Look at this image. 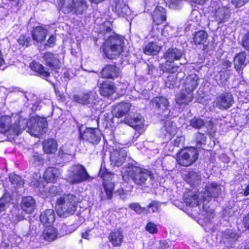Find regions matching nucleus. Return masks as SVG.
Returning a JSON list of instances; mask_svg holds the SVG:
<instances>
[{
    "instance_id": "6e6552de",
    "label": "nucleus",
    "mask_w": 249,
    "mask_h": 249,
    "mask_svg": "<svg viewBox=\"0 0 249 249\" xmlns=\"http://www.w3.org/2000/svg\"><path fill=\"white\" fill-rule=\"evenodd\" d=\"M99 176L103 178V184L107 199H110L112 197L114 184L109 180L112 179L113 175L108 172L105 168L102 167L99 171Z\"/></svg>"
},
{
    "instance_id": "ddd939ff",
    "label": "nucleus",
    "mask_w": 249,
    "mask_h": 249,
    "mask_svg": "<svg viewBox=\"0 0 249 249\" xmlns=\"http://www.w3.org/2000/svg\"><path fill=\"white\" fill-rule=\"evenodd\" d=\"M42 58L45 64L51 69L56 70L60 68L61 63L58 54L47 52L42 54Z\"/></svg>"
},
{
    "instance_id": "cd10ccee",
    "label": "nucleus",
    "mask_w": 249,
    "mask_h": 249,
    "mask_svg": "<svg viewBox=\"0 0 249 249\" xmlns=\"http://www.w3.org/2000/svg\"><path fill=\"white\" fill-rule=\"evenodd\" d=\"M114 10L118 16L123 17H126L131 14V11L128 6L123 1L117 2L115 5Z\"/></svg>"
},
{
    "instance_id": "a878e982",
    "label": "nucleus",
    "mask_w": 249,
    "mask_h": 249,
    "mask_svg": "<svg viewBox=\"0 0 249 249\" xmlns=\"http://www.w3.org/2000/svg\"><path fill=\"white\" fill-rule=\"evenodd\" d=\"M99 91L102 96H109L115 92V88L112 83L108 81H105L100 84Z\"/></svg>"
},
{
    "instance_id": "0e129e2a",
    "label": "nucleus",
    "mask_w": 249,
    "mask_h": 249,
    "mask_svg": "<svg viewBox=\"0 0 249 249\" xmlns=\"http://www.w3.org/2000/svg\"><path fill=\"white\" fill-rule=\"evenodd\" d=\"M199 15V13L197 10H193L191 15V19L197 21V17Z\"/></svg>"
},
{
    "instance_id": "de8ad7c7",
    "label": "nucleus",
    "mask_w": 249,
    "mask_h": 249,
    "mask_svg": "<svg viewBox=\"0 0 249 249\" xmlns=\"http://www.w3.org/2000/svg\"><path fill=\"white\" fill-rule=\"evenodd\" d=\"M177 81V78L174 75H171L168 76L167 80L165 81L166 87L169 88H172L175 85Z\"/></svg>"
},
{
    "instance_id": "2eb2a0df",
    "label": "nucleus",
    "mask_w": 249,
    "mask_h": 249,
    "mask_svg": "<svg viewBox=\"0 0 249 249\" xmlns=\"http://www.w3.org/2000/svg\"><path fill=\"white\" fill-rule=\"evenodd\" d=\"M131 105L128 103L121 102L114 106L112 114L114 117L121 118L125 117L130 111Z\"/></svg>"
},
{
    "instance_id": "4d7b16f0",
    "label": "nucleus",
    "mask_w": 249,
    "mask_h": 249,
    "mask_svg": "<svg viewBox=\"0 0 249 249\" xmlns=\"http://www.w3.org/2000/svg\"><path fill=\"white\" fill-rule=\"evenodd\" d=\"M12 196L9 193H5L0 198V202H10L13 200Z\"/></svg>"
},
{
    "instance_id": "3c124183",
    "label": "nucleus",
    "mask_w": 249,
    "mask_h": 249,
    "mask_svg": "<svg viewBox=\"0 0 249 249\" xmlns=\"http://www.w3.org/2000/svg\"><path fill=\"white\" fill-rule=\"evenodd\" d=\"M140 119L138 117L133 118L130 119V120L128 122V124L130 126L134 128L135 129L139 130L140 128L139 125Z\"/></svg>"
},
{
    "instance_id": "a19ab883",
    "label": "nucleus",
    "mask_w": 249,
    "mask_h": 249,
    "mask_svg": "<svg viewBox=\"0 0 249 249\" xmlns=\"http://www.w3.org/2000/svg\"><path fill=\"white\" fill-rule=\"evenodd\" d=\"M79 202L76 197L71 194H65L57 199L56 202Z\"/></svg>"
},
{
    "instance_id": "9b49d317",
    "label": "nucleus",
    "mask_w": 249,
    "mask_h": 249,
    "mask_svg": "<svg viewBox=\"0 0 249 249\" xmlns=\"http://www.w3.org/2000/svg\"><path fill=\"white\" fill-rule=\"evenodd\" d=\"M101 135L102 134L99 129L88 128L81 134V138L93 145H96L100 142Z\"/></svg>"
},
{
    "instance_id": "f704fd0d",
    "label": "nucleus",
    "mask_w": 249,
    "mask_h": 249,
    "mask_svg": "<svg viewBox=\"0 0 249 249\" xmlns=\"http://www.w3.org/2000/svg\"><path fill=\"white\" fill-rule=\"evenodd\" d=\"M161 50V47L156 44L151 42L146 45L143 50V52L146 54H157Z\"/></svg>"
},
{
    "instance_id": "338daca9",
    "label": "nucleus",
    "mask_w": 249,
    "mask_h": 249,
    "mask_svg": "<svg viewBox=\"0 0 249 249\" xmlns=\"http://www.w3.org/2000/svg\"><path fill=\"white\" fill-rule=\"evenodd\" d=\"M91 231V229H88L87 231H85L81 233V236L83 238L89 240V232Z\"/></svg>"
},
{
    "instance_id": "473e14b6",
    "label": "nucleus",
    "mask_w": 249,
    "mask_h": 249,
    "mask_svg": "<svg viewBox=\"0 0 249 249\" xmlns=\"http://www.w3.org/2000/svg\"><path fill=\"white\" fill-rule=\"evenodd\" d=\"M88 8L87 2L85 0H81L80 1H77L76 3L74 2L73 6V10L72 14H82Z\"/></svg>"
},
{
    "instance_id": "a18cd8bd",
    "label": "nucleus",
    "mask_w": 249,
    "mask_h": 249,
    "mask_svg": "<svg viewBox=\"0 0 249 249\" xmlns=\"http://www.w3.org/2000/svg\"><path fill=\"white\" fill-rule=\"evenodd\" d=\"M190 125L194 128L199 129L204 125V122L201 119L194 118L190 121Z\"/></svg>"
},
{
    "instance_id": "5fc2aeb1",
    "label": "nucleus",
    "mask_w": 249,
    "mask_h": 249,
    "mask_svg": "<svg viewBox=\"0 0 249 249\" xmlns=\"http://www.w3.org/2000/svg\"><path fill=\"white\" fill-rule=\"evenodd\" d=\"M181 2V0H167V3L171 8H176Z\"/></svg>"
},
{
    "instance_id": "58836bf2",
    "label": "nucleus",
    "mask_w": 249,
    "mask_h": 249,
    "mask_svg": "<svg viewBox=\"0 0 249 249\" xmlns=\"http://www.w3.org/2000/svg\"><path fill=\"white\" fill-rule=\"evenodd\" d=\"M36 203H21L20 207L26 214H32L36 209Z\"/></svg>"
},
{
    "instance_id": "c9c22d12",
    "label": "nucleus",
    "mask_w": 249,
    "mask_h": 249,
    "mask_svg": "<svg viewBox=\"0 0 249 249\" xmlns=\"http://www.w3.org/2000/svg\"><path fill=\"white\" fill-rule=\"evenodd\" d=\"M207 34L204 31H199L194 35L193 40L196 44H204L207 38Z\"/></svg>"
},
{
    "instance_id": "393cba45",
    "label": "nucleus",
    "mask_w": 249,
    "mask_h": 249,
    "mask_svg": "<svg viewBox=\"0 0 249 249\" xmlns=\"http://www.w3.org/2000/svg\"><path fill=\"white\" fill-rule=\"evenodd\" d=\"M174 29L170 26H165L163 29L160 31L158 29V27L153 28V30L152 31V35L153 37H156L157 39L159 38L160 34L161 33V36L165 37L172 36L175 35L174 33Z\"/></svg>"
},
{
    "instance_id": "f8f14e48",
    "label": "nucleus",
    "mask_w": 249,
    "mask_h": 249,
    "mask_svg": "<svg viewBox=\"0 0 249 249\" xmlns=\"http://www.w3.org/2000/svg\"><path fill=\"white\" fill-rule=\"evenodd\" d=\"M72 99L76 103L83 105H92L96 102V94L92 91L83 92L74 95Z\"/></svg>"
},
{
    "instance_id": "8fccbe9b",
    "label": "nucleus",
    "mask_w": 249,
    "mask_h": 249,
    "mask_svg": "<svg viewBox=\"0 0 249 249\" xmlns=\"http://www.w3.org/2000/svg\"><path fill=\"white\" fill-rule=\"evenodd\" d=\"M141 184L144 182L148 177L150 178H153V176L150 171H148L146 169L142 170L141 169Z\"/></svg>"
},
{
    "instance_id": "423d86ee",
    "label": "nucleus",
    "mask_w": 249,
    "mask_h": 249,
    "mask_svg": "<svg viewBox=\"0 0 249 249\" xmlns=\"http://www.w3.org/2000/svg\"><path fill=\"white\" fill-rule=\"evenodd\" d=\"M209 11L219 22H223L230 13L229 7L224 6L221 0H213L209 7Z\"/></svg>"
},
{
    "instance_id": "c85d7f7f",
    "label": "nucleus",
    "mask_w": 249,
    "mask_h": 249,
    "mask_svg": "<svg viewBox=\"0 0 249 249\" xmlns=\"http://www.w3.org/2000/svg\"><path fill=\"white\" fill-rule=\"evenodd\" d=\"M59 171L54 167H48L44 174V179L47 181L54 183L58 178Z\"/></svg>"
},
{
    "instance_id": "a211bd4d",
    "label": "nucleus",
    "mask_w": 249,
    "mask_h": 249,
    "mask_svg": "<svg viewBox=\"0 0 249 249\" xmlns=\"http://www.w3.org/2000/svg\"><path fill=\"white\" fill-rule=\"evenodd\" d=\"M39 218L44 226H52L55 220L54 211L51 209H47L40 214Z\"/></svg>"
},
{
    "instance_id": "e433bc0d",
    "label": "nucleus",
    "mask_w": 249,
    "mask_h": 249,
    "mask_svg": "<svg viewBox=\"0 0 249 249\" xmlns=\"http://www.w3.org/2000/svg\"><path fill=\"white\" fill-rule=\"evenodd\" d=\"M31 68L33 70L37 72L42 77H47L50 75L49 72L45 70L41 64L37 63H33Z\"/></svg>"
},
{
    "instance_id": "7c9ffc66",
    "label": "nucleus",
    "mask_w": 249,
    "mask_h": 249,
    "mask_svg": "<svg viewBox=\"0 0 249 249\" xmlns=\"http://www.w3.org/2000/svg\"><path fill=\"white\" fill-rule=\"evenodd\" d=\"M58 7L64 13H70L73 10L74 0H58Z\"/></svg>"
},
{
    "instance_id": "49530a36",
    "label": "nucleus",
    "mask_w": 249,
    "mask_h": 249,
    "mask_svg": "<svg viewBox=\"0 0 249 249\" xmlns=\"http://www.w3.org/2000/svg\"><path fill=\"white\" fill-rule=\"evenodd\" d=\"M30 41L31 39L29 36L23 35H21L18 40V42L20 45L26 47L29 45Z\"/></svg>"
},
{
    "instance_id": "f3484780",
    "label": "nucleus",
    "mask_w": 249,
    "mask_h": 249,
    "mask_svg": "<svg viewBox=\"0 0 249 249\" xmlns=\"http://www.w3.org/2000/svg\"><path fill=\"white\" fill-rule=\"evenodd\" d=\"M101 77L106 79H114L120 75V70L113 65H107L100 72Z\"/></svg>"
},
{
    "instance_id": "9d476101",
    "label": "nucleus",
    "mask_w": 249,
    "mask_h": 249,
    "mask_svg": "<svg viewBox=\"0 0 249 249\" xmlns=\"http://www.w3.org/2000/svg\"><path fill=\"white\" fill-rule=\"evenodd\" d=\"M78 203H56L55 211L61 217H67L76 212Z\"/></svg>"
},
{
    "instance_id": "72a5a7b5",
    "label": "nucleus",
    "mask_w": 249,
    "mask_h": 249,
    "mask_svg": "<svg viewBox=\"0 0 249 249\" xmlns=\"http://www.w3.org/2000/svg\"><path fill=\"white\" fill-rule=\"evenodd\" d=\"M246 57V53L244 52L237 54L234 58V67L237 71H239L245 66V61Z\"/></svg>"
},
{
    "instance_id": "20e7f679",
    "label": "nucleus",
    "mask_w": 249,
    "mask_h": 249,
    "mask_svg": "<svg viewBox=\"0 0 249 249\" xmlns=\"http://www.w3.org/2000/svg\"><path fill=\"white\" fill-rule=\"evenodd\" d=\"M208 203H177L176 206L182 210L186 213H190L189 209L195 207L199 208L202 206V210L199 214L200 217L204 220L205 222L209 223L214 217L213 212L212 209L207 206Z\"/></svg>"
},
{
    "instance_id": "aec40b11",
    "label": "nucleus",
    "mask_w": 249,
    "mask_h": 249,
    "mask_svg": "<svg viewBox=\"0 0 249 249\" xmlns=\"http://www.w3.org/2000/svg\"><path fill=\"white\" fill-rule=\"evenodd\" d=\"M199 78L196 74L193 73L188 75L185 79L183 85V89L193 92L198 86Z\"/></svg>"
},
{
    "instance_id": "774afa93",
    "label": "nucleus",
    "mask_w": 249,
    "mask_h": 249,
    "mask_svg": "<svg viewBox=\"0 0 249 249\" xmlns=\"http://www.w3.org/2000/svg\"><path fill=\"white\" fill-rule=\"evenodd\" d=\"M118 195L120 196V197L122 198V199H124L125 198L127 197L128 196V194L124 192V190H120L118 192Z\"/></svg>"
},
{
    "instance_id": "864d4df0",
    "label": "nucleus",
    "mask_w": 249,
    "mask_h": 249,
    "mask_svg": "<svg viewBox=\"0 0 249 249\" xmlns=\"http://www.w3.org/2000/svg\"><path fill=\"white\" fill-rule=\"evenodd\" d=\"M205 141L206 137L203 134L198 132L196 134V141L197 144V146L198 144H204Z\"/></svg>"
},
{
    "instance_id": "b1692460",
    "label": "nucleus",
    "mask_w": 249,
    "mask_h": 249,
    "mask_svg": "<svg viewBox=\"0 0 249 249\" xmlns=\"http://www.w3.org/2000/svg\"><path fill=\"white\" fill-rule=\"evenodd\" d=\"M182 56V52L177 48L169 49L165 53L164 57L167 62L170 63L179 60Z\"/></svg>"
},
{
    "instance_id": "39448f33",
    "label": "nucleus",
    "mask_w": 249,
    "mask_h": 249,
    "mask_svg": "<svg viewBox=\"0 0 249 249\" xmlns=\"http://www.w3.org/2000/svg\"><path fill=\"white\" fill-rule=\"evenodd\" d=\"M198 156L196 149L190 148L181 150L177 155V163L181 166H189L196 162Z\"/></svg>"
},
{
    "instance_id": "c756f323",
    "label": "nucleus",
    "mask_w": 249,
    "mask_h": 249,
    "mask_svg": "<svg viewBox=\"0 0 249 249\" xmlns=\"http://www.w3.org/2000/svg\"><path fill=\"white\" fill-rule=\"evenodd\" d=\"M57 146L56 141L53 139L45 140L43 143L44 151L47 154L55 153L57 151Z\"/></svg>"
},
{
    "instance_id": "ea45409f",
    "label": "nucleus",
    "mask_w": 249,
    "mask_h": 249,
    "mask_svg": "<svg viewBox=\"0 0 249 249\" xmlns=\"http://www.w3.org/2000/svg\"><path fill=\"white\" fill-rule=\"evenodd\" d=\"M9 180L13 185L19 187L22 186L24 183L20 176L14 174L9 176Z\"/></svg>"
},
{
    "instance_id": "13d9d810",
    "label": "nucleus",
    "mask_w": 249,
    "mask_h": 249,
    "mask_svg": "<svg viewBox=\"0 0 249 249\" xmlns=\"http://www.w3.org/2000/svg\"><path fill=\"white\" fill-rule=\"evenodd\" d=\"M219 76L221 80V83H223L226 81L229 78V75L227 71H221L219 72Z\"/></svg>"
},
{
    "instance_id": "603ef678",
    "label": "nucleus",
    "mask_w": 249,
    "mask_h": 249,
    "mask_svg": "<svg viewBox=\"0 0 249 249\" xmlns=\"http://www.w3.org/2000/svg\"><path fill=\"white\" fill-rule=\"evenodd\" d=\"M40 176H38L37 174H35L32 177V180L30 182V185L35 187H39L40 185Z\"/></svg>"
},
{
    "instance_id": "6ab92c4d",
    "label": "nucleus",
    "mask_w": 249,
    "mask_h": 249,
    "mask_svg": "<svg viewBox=\"0 0 249 249\" xmlns=\"http://www.w3.org/2000/svg\"><path fill=\"white\" fill-rule=\"evenodd\" d=\"M58 233L56 229L52 226H45L41 234L43 239L48 242H52L58 237Z\"/></svg>"
},
{
    "instance_id": "4be33fe9",
    "label": "nucleus",
    "mask_w": 249,
    "mask_h": 249,
    "mask_svg": "<svg viewBox=\"0 0 249 249\" xmlns=\"http://www.w3.org/2000/svg\"><path fill=\"white\" fill-rule=\"evenodd\" d=\"M152 18L154 22L159 25L162 24L166 19V14L165 9L161 6H157L153 11Z\"/></svg>"
},
{
    "instance_id": "c03bdc74",
    "label": "nucleus",
    "mask_w": 249,
    "mask_h": 249,
    "mask_svg": "<svg viewBox=\"0 0 249 249\" xmlns=\"http://www.w3.org/2000/svg\"><path fill=\"white\" fill-rule=\"evenodd\" d=\"M223 236L225 238L229 239L230 242L235 241L238 237L237 234L235 232L229 230L225 231Z\"/></svg>"
},
{
    "instance_id": "e2e57ef3",
    "label": "nucleus",
    "mask_w": 249,
    "mask_h": 249,
    "mask_svg": "<svg viewBox=\"0 0 249 249\" xmlns=\"http://www.w3.org/2000/svg\"><path fill=\"white\" fill-rule=\"evenodd\" d=\"M170 246L169 242L164 240L160 242V248L161 249H167Z\"/></svg>"
},
{
    "instance_id": "bf43d9fd",
    "label": "nucleus",
    "mask_w": 249,
    "mask_h": 249,
    "mask_svg": "<svg viewBox=\"0 0 249 249\" xmlns=\"http://www.w3.org/2000/svg\"><path fill=\"white\" fill-rule=\"evenodd\" d=\"M249 0H231L232 3L236 7H240L245 3H246Z\"/></svg>"
},
{
    "instance_id": "5701e85b",
    "label": "nucleus",
    "mask_w": 249,
    "mask_h": 249,
    "mask_svg": "<svg viewBox=\"0 0 249 249\" xmlns=\"http://www.w3.org/2000/svg\"><path fill=\"white\" fill-rule=\"evenodd\" d=\"M194 97L193 93L191 91H188L182 89L176 97V102L180 105H188L192 101Z\"/></svg>"
},
{
    "instance_id": "6e6d98bb",
    "label": "nucleus",
    "mask_w": 249,
    "mask_h": 249,
    "mask_svg": "<svg viewBox=\"0 0 249 249\" xmlns=\"http://www.w3.org/2000/svg\"><path fill=\"white\" fill-rule=\"evenodd\" d=\"M242 45L245 49L249 50V33L244 36L242 39Z\"/></svg>"
},
{
    "instance_id": "2f4dec72",
    "label": "nucleus",
    "mask_w": 249,
    "mask_h": 249,
    "mask_svg": "<svg viewBox=\"0 0 249 249\" xmlns=\"http://www.w3.org/2000/svg\"><path fill=\"white\" fill-rule=\"evenodd\" d=\"M125 159L126 153L124 150L115 152L110 157L111 160L114 162V164L117 166L121 165L125 160Z\"/></svg>"
},
{
    "instance_id": "0eeeda50",
    "label": "nucleus",
    "mask_w": 249,
    "mask_h": 249,
    "mask_svg": "<svg viewBox=\"0 0 249 249\" xmlns=\"http://www.w3.org/2000/svg\"><path fill=\"white\" fill-rule=\"evenodd\" d=\"M47 126V122L44 119L38 118L37 120H31L28 123L27 121V132L31 135L38 137L45 132V129Z\"/></svg>"
},
{
    "instance_id": "7ed1b4c3",
    "label": "nucleus",
    "mask_w": 249,
    "mask_h": 249,
    "mask_svg": "<svg viewBox=\"0 0 249 249\" xmlns=\"http://www.w3.org/2000/svg\"><path fill=\"white\" fill-rule=\"evenodd\" d=\"M90 178L85 168L81 165L71 166L67 171L66 180L71 184H77L86 181Z\"/></svg>"
},
{
    "instance_id": "f257e3e1",
    "label": "nucleus",
    "mask_w": 249,
    "mask_h": 249,
    "mask_svg": "<svg viewBox=\"0 0 249 249\" xmlns=\"http://www.w3.org/2000/svg\"><path fill=\"white\" fill-rule=\"evenodd\" d=\"M105 40L102 45V50L105 56L109 59L118 58L124 51V38L112 32Z\"/></svg>"
},
{
    "instance_id": "4c0bfd02",
    "label": "nucleus",
    "mask_w": 249,
    "mask_h": 249,
    "mask_svg": "<svg viewBox=\"0 0 249 249\" xmlns=\"http://www.w3.org/2000/svg\"><path fill=\"white\" fill-rule=\"evenodd\" d=\"M153 103L159 108H162L165 112L167 111V106L169 102L166 98L164 97H156L153 101Z\"/></svg>"
},
{
    "instance_id": "680f3d73",
    "label": "nucleus",
    "mask_w": 249,
    "mask_h": 249,
    "mask_svg": "<svg viewBox=\"0 0 249 249\" xmlns=\"http://www.w3.org/2000/svg\"><path fill=\"white\" fill-rule=\"evenodd\" d=\"M157 203H150L148 207L149 213H154L158 211Z\"/></svg>"
},
{
    "instance_id": "4468645a",
    "label": "nucleus",
    "mask_w": 249,
    "mask_h": 249,
    "mask_svg": "<svg viewBox=\"0 0 249 249\" xmlns=\"http://www.w3.org/2000/svg\"><path fill=\"white\" fill-rule=\"evenodd\" d=\"M234 102L232 95L230 93H225L218 97L215 101L216 106L220 109H226L232 106Z\"/></svg>"
},
{
    "instance_id": "412c9836",
    "label": "nucleus",
    "mask_w": 249,
    "mask_h": 249,
    "mask_svg": "<svg viewBox=\"0 0 249 249\" xmlns=\"http://www.w3.org/2000/svg\"><path fill=\"white\" fill-rule=\"evenodd\" d=\"M47 35V30L41 26L36 27L32 31L33 39L37 43H41L44 41Z\"/></svg>"
},
{
    "instance_id": "f03ea898",
    "label": "nucleus",
    "mask_w": 249,
    "mask_h": 249,
    "mask_svg": "<svg viewBox=\"0 0 249 249\" xmlns=\"http://www.w3.org/2000/svg\"><path fill=\"white\" fill-rule=\"evenodd\" d=\"M15 123L11 124L12 118L9 116H2L0 117V132L5 133L9 131L16 136L25 128L27 125V120L18 116L14 119Z\"/></svg>"
},
{
    "instance_id": "37998d69",
    "label": "nucleus",
    "mask_w": 249,
    "mask_h": 249,
    "mask_svg": "<svg viewBox=\"0 0 249 249\" xmlns=\"http://www.w3.org/2000/svg\"><path fill=\"white\" fill-rule=\"evenodd\" d=\"M102 32L104 34L105 37H108L107 34H110L112 31V25L109 22H105L101 27Z\"/></svg>"
},
{
    "instance_id": "052dcab7",
    "label": "nucleus",
    "mask_w": 249,
    "mask_h": 249,
    "mask_svg": "<svg viewBox=\"0 0 249 249\" xmlns=\"http://www.w3.org/2000/svg\"><path fill=\"white\" fill-rule=\"evenodd\" d=\"M189 176L190 179L192 180H196L198 181L201 179V177L197 173H195L194 172H192L189 173Z\"/></svg>"
},
{
    "instance_id": "bb28decb",
    "label": "nucleus",
    "mask_w": 249,
    "mask_h": 249,
    "mask_svg": "<svg viewBox=\"0 0 249 249\" xmlns=\"http://www.w3.org/2000/svg\"><path fill=\"white\" fill-rule=\"evenodd\" d=\"M108 239L113 247H120L123 242V235L119 230L112 231L109 234Z\"/></svg>"
},
{
    "instance_id": "09e8293b",
    "label": "nucleus",
    "mask_w": 249,
    "mask_h": 249,
    "mask_svg": "<svg viewBox=\"0 0 249 249\" xmlns=\"http://www.w3.org/2000/svg\"><path fill=\"white\" fill-rule=\"evenodd\" d=\"M145 230L151 234H154L158 232V228L156 224L152 222H148L145 227Z\"/></svg>"
},
{
    "instance_id": "69168bd1",
    "label": "nucleus",
    "mask_w": 249,
    "mask_h": 249,
    "mask_svg": "<svg viewBox=\"0 0 249 249\" xmlns=\"http://www.w3.org/2000/svg\"><path fill=\"white\" fill-rule=\"evenodd\" d=\"M67 226L66 225L63 224V225L61 226V229L60 230V232L63 235L67 234L69 233H70V231L68 230H67Z\"/></svg>"
},
{
    "instance_id": "79ce46f5",
    "label": "nucleus",
    "mask_w": 249,
    "mask_h": 249,
    "mask_svg": "<svg viewBox=\"0 0 249 249\" xmlns=\"http://www.w3.org/2000/svg\"><path fill=\"white\" fill-rule=\"evenodd\" d=\"M164 130L167 132L165 136H166L167 134L172 136L176 134L177 128L175 126L173 125V124L171 122L167 121L166 122L164 125Z\"/></svg>"
},
{
    "instance_id": "dca6fc26",
    "label": "nucleus",
    "mask_w": 249,
    "mask_h": 249,
    "mask_svg": "<svg viewBox=\"0 0 249 249\" xmlns=\"http://www.w3.org/2000/svg\"><path fill=\"white\" fill-rule=\"evenodd\" d=\"M221 192V186L218 185L216 183H212L209 185L207 190L204 194V196H200V197H203L202 199H200V201L203 200V201H210L209 197H217L218 194Z\"/></svg>"
},
{
    "instance_id": "1a4fd4ad",
    "label": "nucleus",
    "mask_w": 249,
    "mask_h": 249,
    "mask_svg": "<svg viewBox=\"0 0 249 249\" xmlns=\"http://www.w3.org/2000/svg\"><path fill=\"white\" fill-rule=\"evenodd\" d=\"M123 178L127 181L131 178L137 184H140V168L133 165L124 167L121 171Z\"/></svg>"
}]
</instances>
